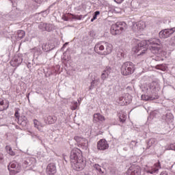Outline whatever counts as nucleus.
Segmentation results:
<instances>
[{"instance_id": "393cba45", "label": "nucleus", "mask_w": 175, "mask_h": 175, "mask_svg": "<svg viewBox=\"0 0 175 175\" xmlns=\"http://www.w3.org/2000/svg\"><path fill=\"white\" fill-rule=\"evenodd\" d=\"M79 143L83 147H87L88 146V141L85 140L84 138H79Z\"/></svg>"}, {"instance_id": "4468645a", "label": "nucleus", "mask_w": 175, "mask_h": 175, "mask_svg": "<svg viewBox=\"0 0 175 175\" xmlns=\"http://www.w3.org/2000/svg\"><path fill=\"white\" fill-rule=\"evenodd\" d=\"M44 122L45 124H48V125L55 124V122H57V116H48L46 118H44Z\"/></svg>"}, {"instance_id": "f704fd0d", "label": "nucleus", "mask_w": 175, "mask_h": 175, "mask_svg": "<svg viewBox=\"0 0 175 175\" xmlns=\"http://www.w3.org/2000/svg\"><path fill=\"white\" fill-rule=\"evenodd\" d=\"M43 0H36V2L37 3H42V1Z\"/></svg>"}, {"instance_id": "20e7f679", "label": "nucleus", "mask_w": 175, "mask_h": 175, "mask_svg": "<svg viewBox=\"0 0 175 175\" xmlns=\"http://www.w3.org/2000/svg\"><path fill=\"white\" fill-rule=\"evenodd\" d=\"M136 67L133 62H126L122 64L120 68V72L122 76H131L133 73H135Z\"/></svg>"}, {"instance_id": "b1692460", "label": "nucleus", "mask_w": 175, "mask_h": 175, "mask_svg": "<svg viewBox=\"0 0 175 175\" xmlns=\"http://www.w3.org/2000/svg\"><path fill=\"white\" fill-rule=\"evenodd\" d=\"M68 16L73 20H81L83 16L75 15L73 14H68Z\"/></svg>"}, {"instance_id": "2f4dec72", "label": "nucleus", "mask_w": 175, "mask_h": 175, "mask_svg": "<svg viewBox=\"0 0 175 175\" xmlns=\"http://www.w3.org/2000/svg\"><path fill=\"white\" fill-rule=\"evenodd\" d=\"M170 150H174L175 151V143L170 145Z\"/></svg>"}, {"instance_id": "9b49d317", "label": "nucleus", "mask_w": 175, "mask_h": 175, "mask_svg": "<svg viewBox=\"0 0 175 175\" xmlns=\"http://www.w3.org/2000/svg\"><path fill=\"white\" fill-rule=\"evenodd\" d=\"M57 173V167L54 163H49L46 169V174L47 175H55Z\"/></svg>"}, {"instance_id": "412c9836", "label": "nucleus", "mask_w": 175, "mask_h": 175, "mask_svg": "<svg viewBox=\"0 0 175 175\" xmlns=\"http://www.w3.org/2000/svg\"><path fill=\"white\" fill-rule=\"evenodd\" d=\"M94 168L98 171V175H106V172L102 170V168H100V165H99L98 164H95Z\"/></svg>"}, {"instance_id": "473e14b6", "label": "nucleus", "mask_w": 175, "mask_h": 175, "mask_svg": "<svg viewBox=\"0 0 175 175\" xmlns=\"http://www.w3.org/2000/svg\"><path fill=\"white\" fill-rule=\"evenodd\" d=\"M114 1L116 3H122V2H124V0H114Z\"/></svg>"}, {"instance_id": "6ab92c4d", "label": "nucleus", "mask_w": 175, "mask_h": 175, "mask_svg": "<svg viewBox=\"0 0 175 175\" xmlns=\"http://www.w3.org/2000/svg\"><path fill=\"white\" fill-rule=\"evenodd\" d=\"M105 120V116L100 113H94V121H96V122H103Z\"/></svg>"}, {"instance_id": "f03ea898", "label": "nucleus", "mask_w": 175, "mask_h": 175, "mask_svg": "<svg viewBox=\"0 0 175 175\" xmlns=\"http://www.w3.org/2000/svg\"><path fill=\"white\" fill-rule=\"evenodd\" d=\"M70 161L71 166L74 170L80 172L85 167L87 161L83 159V153L81 150L77 148H74L70 152Z\"/></svg>"}, {"instance_id": "6e6552de", "label": "nucleus", "mask_w": 175, "mask_h": 175, "mask_svg": "<svg viewBox=\"0 0 175 175\" xmlns=\"http://www.w3.org/2000/svg\"><path fill=\"white\" fill-rule=\"evenodd\" d=\"M175 32V27H172L171 29H165L163 30H161L159 33V36L161 38V39H166L167 38H169L171 35H173Z\"/></svg>"}, {"instance_id": "cd10ccee", "label": "nucleus", "mask_w": 175, "mask_h": 175, "mask_svg": "<svg viewBox=\"0 0 175 175\" xmlns=\"http://www.w3.org/2000/svg\"><path fill=\"white\" fill-rule=\"evenodd\" d=\"M119 120H120V122L124 123V122L126 120V115H125V114L120 115Z\"/></svg>"}, {"instance_id": "7ed1b4c3", "label": "nucleus", "mask_w": 175, "mask_h": 175, "mask_svg": "<svg viewBox=\"0 0 175 175\" xmlns=\"http://www.w3.org/2000/svg\"><path fill=\"white\" fill-rule=\"evenodd\" d=\"M113 45L109 42H100L94 46V51L100 55H109L113 51Z\"/></svg>"}, {"instance_id": "7c9ffc66", "label": "nucleus", "mask_w": 175, "mask_h": 175, "mask_svg": "<svg viewBox=\"0 0 175 175\" xmlns=\"http://www.w3.org/2000/svg\"><path fill=\"white\" fill-rule=\"evenodd\" d=\"M124 55L125 54L124 53V50L120 49L118 51V57H119V58L123 57Z\"/></svg>"}, {"instance_id": "ddd939ff", "label": "nucleus", "mask_w": 175, "mask_h": 175, "mask_svg": "<svg viewBox=\"0 0 175 175\" xmlns=\"http://www.w3.org/2000/svg\"><path fill=\"white\" fill-rule=\"evenodd\" d=\"M110 73H111V68H110V66L105 67L101 74V79L106 80V79L109 77Z\"/></svg>"}, {"instance_id": "39448f33", "label": "nucleus", "mask_w": 175, "mask_h": 175, "mask_svg": "<svg viewBox=\"0 0 175 175\" xmlns=\"http://www.w3.org/2000/svg\"><path fill=\"white\" fill-rule=\"evenodd\" d=\"M126 28V23L124 22H117L111 25L110 31L111 35H120Z\"/></svg>"}, {"instance_id": "f8f14e48", "label": "nucleus", "mask_w": 175, "mask_h": 175, "mask_svg": "<svg viewBox=\"0 0 175 175\" xmlns=\"http://www.w3.org/2000/svg\"><path fill=\"white\" fill-rule=\"evenodd\" d=\"M23 63V57L20 56H15L12 60L10 61V64L11 66L13 68H16V66H20Z\"/></svg>"}, {"instance_id": "c9c22d12", "label": "nucleus", "mask_w": 175, "mask_h": 175, "mask_svg": "<svg viewBox=\"0 0 175 175\" xmlns=\"http://www.w3.org/2000/svg\"><path fill=\"white\" fill-rule=\"evenodd\" d=\"M161 175H167V174L166 173V172H162L161 173Z\"/></svg>"}, {"instance_id": "5701e85b", "label": "nucleus", "mask_w": 175, "mask_h": 175, "mask_svg": "<svg viewBox=\"0 0 175 175\" xmlns=\"http://www.w3.org/2000/svg\"><path fill=\"white\" fill-rule=\"evenodd\" d=\"M5 150L9 154V155H11L12 157H14V155H16V152L13 151V150L12 149V147H10V146H6Z\"/></svg>"}, {"instance_id": "a878e982", "label": "nucleus", "mask_w": 175, "mask_h": 175, "mask_svg": "<svg viewBox=\"0 0 175 175\" xmlns=\"http://www.w3.org/2000/svg\"><path fill=\"white\" fill-rule=\"evenodd\" d=\"M99 85V79L94 78V80L91 82L90 90L96 85Z\"/></svg>"}, {"instance_id": "f3484780", "label": "nucleus", "mask_w": 175, "mask_h": 175, "mask_svg": "<svg viewBox=\"0 0 175 175\" xmlns=\"http://www.w3.org/2000/svg\"><path fill=\"white\" fill-rule=\"evenodd\" d=\"M159 169H161V162L158 161V163L154 165L153 167L147 170L146 172L150 173V174H154V173H157Z\"/></svg>"}, {"instance_id": "4be33fe9", "label": "nucleus", "mask_w": 175, "mask_h": 175, "mask_svg": "<svg viewBox=\"0 0 175 175\" xmlns=\"http://www.w3.org/2000/svg\"><path fill=\"white\" fill-rule=\"evenodd\" d=\"M137 29H139V31H143V29H144V28H146V22H144V21L138 22L137 24Z\"/></svg>"}, {"instance_id": "423d86ee", "label": "nucleus", "mask_w": 175, "mask_h": 175, "mask_svg": "<svg viewBox=\"0 0 175 175\" xmlns=\"http://www.w3.org/2000/svg\"><path fill=\"white\" fill-rule=\"evenodd\" d=\"M8 167L10 175H16L21 172V165L16 161L11 162Z\"/></svg>"}, {"instance_id": "c756f323", "label": "nucleus", "mask_w": 175, "mask_h": 175, "mask_svg": "<svg viewBox=\"0 0 175 175\" xmlns=\"http://www.w3.org/2000/svg\"><path fill=\"white\" fill-rule=\"evenodd\" d=\"M78 103L77 102H72V106H71V110H76L77 109Z\"/></svg>"}, {"instance_id": "2eb2a0df", "label": "nucleus", "mask_w": 175, "mask_h": 175, "mask_svg": "<svg viewBox=\"0 0 175 175\" xmlns=\"http://www.w3.org/2000/svg\"><path fill=\"white\" fill-rule=\"evenodd\" d=\"M34 127L38 129L40 132H43V128H44V124L42 123V122H40L39 120L34 119L33 120Z\"/></svg>"}, {"instance_id": "0eeeda50", "label": "nucleus", "mask_w": 175, "mask_h": 175, "mask_svg": "<svg viewBox=\"0 0 175 175\" xmlns=\"http://www.w3.org/2000/svg\"><path fill=\"white\" fill-rule=\"evenodd\" d=\"M132 102V96L129 94H126L123 96H120L118 100V103L120 106H126Z\"/></svg>"}, {"instance_id": "e433bc0d", "label": "nucleus", "mask_w": 175, "mask_h": 175, "mask_svg": "<svg viewBox=\"0 0 175 175\" xmlns=\"http://www.w3.org/2000/svg\"><path fill=\"white\" fill-rule=\"evenodd\" d=\"M159 65H157V66H156V69H161V68H159Z\"/></svg>"}, {"instance_id": "9d476101", "label": "nucleus", "mask_w": 175, "mask_h": 175, "mask_svg": "<svg viewBox=\"0 0 175 175\" xmlns=\"http://www.w3.org/2000/svg\"><path fill=\"white\" fill-rule=\"evenodd\" d=\"M107 148H109V144L106 139H102L97 142V150L105 151V150H107Z\"/></svg>"}, {"instance_id": "f257e3e1", "label": "nucleus", "mask_w": 175, "mask_h": 175, "mask_svg": "<svg viewBox=\"0 0 175 175\" xmlns=\"http://www.w3.org/2000/svg\"><path fill=\"white\" fill-rule=\"evenodd\" d=\"M160 43L161 41L158 38L144 40L139 42L137 46L133 48L132 51L137 55H143V54H146V51L149 49L153 54H157L159 51Z\"/></svg>"}, {"instance_id": "a211bd4d", "label": "nucleus", "mask_w": 175, "mask_h": 175, "mask_svg": "<svg viewBox=\"0 0 175 175\" xmlns=\"http://www.w3.org/2000/svg\"><path fill=\"white\" fill-rule=\"evenodd\" d=\"M40 29H42V31H47L48 32H51V31L53 29V25L47 23H41L39 25Z\"/></svg>"}, {"instance_id": "dca6fc26", "label": "nucleus", "mask_w": 175, "mask_h": 175, "mask_svg": "<svg viewBox=\"0 0 175 175\" xmlns=\"http://www.w3.org/2000/svg\"><path fill=\"white\" fill-rule=\"evenodd\" d=\"M8 109H9V102L0 98V111L8 110Z\"/></svg>"}, {"instance_id": "bb28decb", "label": "nucleus", "mask_w": 175, "mask_h": 175, "mask_svg": "<svg viewBox=\"0 0 175 175\" xmlns=\"http://www.w3.org/2000/svg\"><path fill=\"white\" fill-rule=\"evenodd\" d=\"M24 36H25V31L23 30H18V38H19V39H23V38H24Z\"/></svg>"}, {"instance_id": "1a4fd4ad", "label": "nucleus", "mask_w": 175, "mask_h": 175, "mask_svg": "<svg viewBox=\"0 0 175 175\" xmlns=\"http://www.w3.org/2000/svg\"><path fill=\"white\" fill-rule=\"evenodd\" d=\"M129 175H140L142 174V168L139 165H131L127 170Z\"/></svg>"}, {"instance_id": "72a5a7b5", "label": "nucleus", "mask_w": 175, "mask_h": 175, "mask_svg": "<svg viewBox=\"0 0 175 175\" xmlns=\"http://www.w3.org/2000/svg\"><path fill=\"white\" fill-rule=\"evenodd\" d=\"M14 116H15L16 118H18V117H20L18 111H16Z\"/></svg>"}, {"instance_id": "c85d7f7f", "label": "nucleus", "mask_w": 175, "mask_h": 175, "mask_svg": "<svg viewBox=\"0 0 175 175\" xmlns=\"http://www.w3.org/2000/svg\"><path fill=\"white\" fill-rule=\"evenodd\" d=\"M100 14V12L99 11H96L94 13V15L93 16V18L91 19L92 23L94 21V20H96L98 16Z\"/></svg>"}, {"instance_id": "aec40b11", "label": "nucleus", "mask_w": 175, "mask_h": 175, "mask_svg": "<svg viewBox=\"0 0 175 175\" xmlns=\"http://www.w3.org/2000/svg\"><path fill=\"white\" fill-rule=\"evenodd\" d=\"M142 100H154V99H158L159 98V96L158 95H156L154 96H148V95H146V94H142Z\"/></svg>"}]
</instances>
